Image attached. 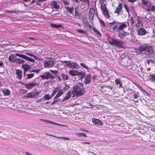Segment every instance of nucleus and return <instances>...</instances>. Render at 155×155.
<instances>
[{"label": "nucleus", "instance_id": "obj_58", "mask_svg": "<svg viewBox=\"0 0 155 155\" xmlns=\"http://www.w3.org/2000/svg\"><path fill=\"white\" fill-rule=\"evenodd\" d=\"M58 89H59V88H58V87L56 88H55L54 89L53 91H54L55 93H56V92L58 91Z\"/></svg>", "mask_w": 155, "mask_h": 155}, {"label": "nucleus", "instance_id": "obj_44", "mask_svg": "<svg viewBox=\"0 0 155 155\" xmlns=\"http://www.w3.org/2000/svg\"><path fill=\"white\" fill-rule=\"evenodd\" d=\"M34 73H31L27 74V75L28 77L27 78L28 79H29L32 78L34 76Z\"/></svg>", "mask_w": 155, "mask_h": 155}, {"label": "nucleus", "instance_id": "obj_1", "mask_svg": "<svg viewBox=\"0 0 155 155\" xmlns=\"http://www.w3.org/2000/svg\"><path fill=\"white\" fill-rule=\"evenodd\" d=\"M143 8L147 12L151 11L155 12V6L152 5L149 0H141Z\"/></svg>", "mask_w": 155, "mask_h": 155}, {"label": "nucleus", "instance_id": "obj_46", "mask_svg": "<svg viewBox=\"0 0 155 155\" xmlns=\"http://www.w3.org/2000/svg\"><path fill=\"white\" fill-rule=\"evenodd\" d=\"M99 21L100 22V23L101 24V26H103L104 27H105V23L104 22V21L101 19H99Z\"/></svg>", "mask_w": 155, "mask_h": 155}, {"label": "nucleus", "instance_id": "obj_22", "mask_svg": "<svg viewBox=\"0 0 155 155\" xmlns=\"http://www.w3.org/2000/svg\"><path fill=\"white\" fill-rule=\"evenodd\" d=\"M146 56H145L146 58H150V54H154L155 55V51L153 50L151 51L148 50L147 52H146Z\"/></svg>", "mask_w": 155, "mask_h": 155}, {"label": "nucleus", "instance_id": "obj_54", "mask_svg": "<svg viewBox=\"0 0 155 155\" xmlns=\"http://www.w3.org/2000/svg\"><path fill=\"white\" fill-rule=\"evenodd\" d=\"M44 101V100L42 98V97L41 98L38 100L36 101V102L37 103H40L41 102H42V101Z\"/></svg>", "mask_w": 155, "mask_h": 155}, {"label": "nucleus", "instance_id": "obj_49", "mask_svg": "<svg viewBox=\"0 0 155 155\" xmlns=\"http://www.w3.org/2000/svg\"><path fill=\"white\" fill-rule=\"evenodd\" d=\"M147 64H148V65H149L150 62H151V63H153V64H155V63L153 62V61H152L151 60H147Z\"/></svg>", "mask_w": 155, "mask_h": 155}, {"label": "nucleus", "instance_id": "obj_37", "mask_svg": "<svg viewBox=\"0 0 155 155\" xmlns=\"http://www.w3.org/2000/svg\"><path fill=\"white\" fill-rule=\"evenodd\" d=\"M149 78L150 81L152 82H155V75H150L149 76Z\"/></svg>", "mask_w": 155, "mask_h": 155}, {"label": "nucleus", "instance_id": "obj_40", "mask_svg": "<svg viewBox=\"0 0 155 155\" xmlns=\"http://www.w3.org/2000/svg\"><path fill=\"white\" fill-rule=\"evenodd\" d=\"M66 8L70 13L72 14L73 13L74 9L73 7L70 8L68 7H67Z\"/></svg>", "mask_w": 155, "mask_h": 155}, {"label": "nucleus", "instance_id": "obj_11", "mask_svg": "<svg viewBox=\"0 0 155 155\" xmlns=\"http://www.w3.org/2000/svg\"><path fill=\"white\" fill-rule=\"evenodd\" d=\"M15 55L18 57H20L21 58L25 59L28 61H29L31 62H35V61L34 59L31 58H30L29 57H28L24 54H18V53H16Z\"/></svg>", "mask_w": 155, "mask_h": 155}, {"label": "nucleus", "instance_id": "obj_60", "mask_svg": "<svg viewBox=\"0 0 155 155\" xmlns=\"http://www.w3.org/2000/svg\"><path fill=\"white\" fill-rule=\"evenodd\" d=\"M56 93H55L54 91H53V92L52 94H51V97H53L54 95L55 94H56Z\"/></svg>", "mask_w": 155, "mask_h": 155}, {"label": "nucleus", "instance_id": "obj_15", "mask_svg": "<svg viewBox=\"0 0 155 155\" xmlns=\"http://www.w3.org/2000/svg\"><path fill=\"white\" fill-rule=\"evenodd\" d=\"M21 67L24 70V75H25L26 72L31 68V66L27 64H23L21 66Z\"/></svg>", "mask_w": 155, "mask_h": 155}, {"label": "nucleus", "instance_id": "obj_52", "mask_svg": "<svg viewBox=\"0 0 155 155\" xmlns=\"http://www.w3.org/2000/svg\"><path fill=\"white\" fill-rule=\"evenodd\" d=\"M125 8L126 9V11L129 14V9L128 8L127 6L126 5H124Z\"/></svg>", "mask_w": 155, "mask_h": 155}, {"label": "nucleus", "instance_id": "obj_36", "mask_svg": "<svg viewBox=\"0 0 155 155\" xmlns=\"http://www.w3.org/2000/svg\"><path fill=\"white\" fill-rule=\"evenodd\" d=\"M102 13L106 18L107 19L110 18V16L107 10L105 11V12H103Z\"/></svg>", "mask_w": 155, "mask_h": 155}, {"label": "nucleus", "instance_id": "obj_32", "mask_svg": "<svg viewBox=\"0 0 155 155\" xmlns=\"http://www.w3.org/2000/svg\"><path fill=\"white\" fill-rule=\"evenodd\" d=\"M44 101H45L46 100H49L51 98V97L50 96L49 94H46L45 95L42 97Z\"/></svg>", "mask_w": 155, "mask_h": 155}, {"label": "nucleus", "instance_id": "obj_62", "mask_svg": "<svg viewBox=\"0 0 155 155\" xmlns=\"http://www.w3.org/2000/svg\"><path fill=\"white\" fill-rule=\"evenodd\" d=\"M65 85V87L64 88L65 89V90H67L69 88V87L67 86V85L66 84Z\"/></svg>", "mask_w": 155, "mask_h": 155}, {"label": "nucleus", "instance_id": "obj_41", "mask_svg": "<svg viewBox=\"0 0 155 155\" xmlns=\"http://www.w3.org/2000/svg\"><path fill=\"white\" fill-rule=\"evenodd\" d=\"M62 78L64 80H68L69 79V76L66 74H62Z\"/></svg>", "mask_w": 155, "mask_h": 155}, {"label": "nucleus", "instance_id": "obj_17", "mask_svg": "<svg viewBox=\"0 0 155 155\" xmlns=\"http://www.w3.org/2000/svg\"><path fill=\"white\" fill-rule=\"evenodd\" d=\"M59 5L57 2L55 1L52 2L51 4V7L52 8L58 9L59 8Z\"/></svg>", "mask_w": 155, "mask_h": 155}, {"label": "nucleus", "instance_id": "obj_39", "mask_svg": "<svg viewBox=\"0 0 155 155\" xmlns=\"http://www.w3.org/2000/svg\"><path fill=\"white\" fill-rule=\"evenodd\" d=\"M64 93L62 90H60L58 93H57L56 96L59 97Z\"/></svg>", "mask_w": 155, "mask_h": 155}, {"label": "nucleus", "instance_id": "obj_19", "mask_svg": "<svg viewBox=\"0 0 155 155\" xmlns=\"http://www.w3.org/2000/svg\"><path fill=\"white\" fill-rule=\"evenodd\" d=\"M17 58L15 54L10 55L8 57L9 60L12 62L15 63L17 59Z\"/></svg>", "mask_w": 155, "mask_h": 155}, {"label": "nucleus", "instance_id": "obj_63", "mask_svg": "<svg viewBox=\"0 0 155 155\" xmlns=\"http://www.w3.org/2000/svg\"><path fill=\"white\" fill-rule=\"evenodd\" d=\"M64 4L67 5H68L69 2L68 1H64Z\"/></svg>", "mask_w": 155, "mask_h": 155}, {"label": "nucleus", "instance_id": "obj_31", "mask_svg": "<svg viewBox=\"0 0 155 155\" xmlns=\"http://www.w3.org/2000/svg\"><path fill=\"white\" fill-rule=\"evenodd\" d=\"M85 73L83 71L78 72V76H80L81 79H82L85 76Z\"/></svg>", "mask_w": 155, "mask_h": 155}, {"label": "nucleus", "instance_id": "obj_45", "mask_svg": "<svg viewBox=\"0 0 155 155\" xmlns=\"http://www.w3.org/2000/svg\"><path fill=\"white\" fill-rule=\"evenodd\" d=\"M78 135L79 137H86L87 136L86 134L83 133H79L78 134Z\"/></svg>", "mask_w": 155, "mask_h": 155}, {"label": "nucleus", "instance_id": "obj_12", "mask_svg": "<svg viewBox=\"0 0 155 155\" xmlns=\"http://www.w3.org/2000/svg\"><path fill=\"white\" fill-rule=\"evenodd\" d=\"M137 34L139 35H144L147 33V31L144 28L141 27L139 28L137 31Z\"/></svg>", "mask_w": 155, "mask_h": 155}, {"label": "nucleus", "instance_id": "obj_33", "mask_svg": "<svg viewBox=\"0 0 155 155\" xmlns=\"http://www.w3.org/2000/svg\"><path fill=\"white\" fill-rule=\"evenodd\" d=\"M50 25L52 27L57 28H61L62 26L61 24H51Z\"/></svg>", "mask_w": 155, "mask_h": 155}, {"label": "nucleus", "instance_id": "obj_28", "mask_svg": "<svg viewBox=\"0 0 155 155\" xmlns=\"http://www.w3.org/2000/svg\"><path fill=\"white\" fill-rule=\"evenodd\" d=\"M127 22L128 26H132L134 23V20L133 17H130V18L128 20Z\"/></svg>", "mask_w": 155, "mask_h": 155}, {"label": "nucleus", "instance_id": "obj_27", "mask_svg": "<svg viewBox=\"0 0 155 155\" xmlns=\"http://www.w3.org/2000/svg\"><path fill=\"white\" fill-rule=\"evenodd\" d=\"M3 93L5 96L9 95L10 94V91L9 90L5 89L2 90Z\"/></svg>", "mask_w": 155, "mask_h": 155}, {"label": "nucleus", "instance_id": "obj_29", "mask_svg": "<svg viewBox=\"0 0 155 155\" xmlns=\"http://www.w3.org/2000/svg\"><path fill=\"white\" fill-rule=\"evenodd\" d=\"M94 10L92 8H90V12L89 13L90 17L93 18L94 16Z\"/></svg>", "mask_w": 155, "mask_h": 155}, {"label": "nucleus", "instance_id": "obj_51", "mask_svg": "<svg viewBox=\"0 0 155 155\" xmlns=\"http://www.w3.org/2000/svg\"><path fill=\"white\" fill-rule=\"evenodd\" d=\"M106 90H108L109 91H111L112 90V87L109 86H107L105 87Z\"/></svg>", "mask_w": 155, "mask_h": 155}, {"label": "nucleus", "instance_id": "obj_56", "mask_svg": "<svg viewBox=\"0 0 155 155\" xmlns=\"http://www.w3.org/2000/svg\"><path fill=\"white\" fill-rule=\"evenodd\" d=\"M7 13H9V12L11 13H16V11H6Z\"/></svg>", "mask_w": 155, "mask_h": 155}, {"label": "nucleus", "instance_id": "obj_59", "mask_svg": "<svg viewBox=\"0 0 155 155\" xmlns=\"http://www.w3.org/2000/svg\"><path fill=\"white\" fill-rule=\"evenodd\" d=\"M3 64L4 63L3 62L0 61V67H2Z\"/></svg>", "mask_w": 155, "mask_h": 155}, {"label": "nucleus", "instance_id": "obj_35", "mask_svg": "<svg viewBox=\"0 0 155 155\" xmlns=\"http://www.w3.org/2000/svg\"><path fill=\"white\" fill-rule=\"evenodd\" d=\"M15 63L20 64L24 63H25V61L22 59L17 58Z\"/></svg>", "mask_w": 155, "mask_h": 155}, {"label": "nucleus", "instance_id": "obj_34", "mask_svg": "<svg viewBox=\"0 0 155 155\" xmlns=\"http://www.w3.org/2000/svg\"><path fill=\"white\" fill-rule=\"evenodd\" d=\"M51 136L54 137L55 138L59 139H64V140H70V138H67V137H57L55 136H54L51 135H49Z\"/></svg>", "mask_w": 155, "mask_h": 155}, {"label": "nucleus", "instance_id": "obj_57", "mask_svg": "<svg viewBox=\"0 0 155 155\" xmlns=\"http://www.w3.org/2000/svg\"><path fill=\"white\" fill-rule=\"evenodd\" d=\"M79 14L78 12L77 11H76V9H75V15L78 17L79 16Z\"/></svg>", "mask_w": 155, "mask_h": 155}, {"label": "nucleus", "instance_id": "obj_43", "mask_svg": "<svg viewBox=\"0 0 155 155\" xmlns=\"http://www.w3.org/2000/svg\"><path fill=\"white\" fill-rule=\"evenodd\" d=\"M77 31L79 33L82 34H86V31L84 30H78Z\"/></svg>", "mask_w": 155, "mask_h": 155}, {"label": "nucleus", "instance_id": "obj_42", "mask_svg": "<svg viewBox=\"0 0 155 155\" xmlns=\"http://www.w3.org/2000/svg\"><path fill=\"white\" fill-rule=\"evenodd\" d=\"M26 54L28 55H29L30 56H31V57H32L34 58L35 59H36L37 60H39V58L38 57H37L36 56L33 54H30L29 53H27Z\"/></svg>", "mask_w": 155, "mask_h": 155}, {"label": "nucleus", "instance_id": "obj_6", "mask_svg": "<svg viewBox=\"0 0 155 155\" xmlns=\"http://www.w3.org/2000/svg\"><path fill=\"white\" fill-rule=\"evenodd\" d=\"M153 50V47L146 44L140 45L139 49L135 48V51L137 53H140L143 51H147L148 50L151 51Z\"/></svg>", "mask_w": 155, "mask_h": 155}, {"label": "nucleus", "instance_id": "obj_50", "mask_svg": "<svg viewBox=\"0 0 155 155\" xmlns=\"http://www.w3.org/2000/svg\"><path fill=\"white\" fill-rule=\"evenodd\" d=\"M117 21H113V22L110 23L109 25L110 26H112L113 25H116L117 24Z\"/></svg>", "mask_w": 155, "mask_h": 155}, {"label": "nucleus", "instance_id": "obj_5", "mask_svg": "<svg viewBox=\"0 0 155 155\" xmlns=\"http://www.w3.org/2000/svg\"><path fill=\"white\" fill-rule=\"evenodd\" d=\"M60 62L66 64L65 66L70 68L78 69L80 67L79 65L77 63L73 62L71 61H61Z\"/></svg>", "mask_w": 155, "mask_h": 155}, {"label": "nucleus", "instance_id": "obj_14", "mask_svg": "<svg viewBox=\"0 0 155 155\" xmlns=\"http://www.w3.org/2000/svg\"><path fill=\"white\" fill-rule=\"evenodd\" d=\"M37 85V84L35 83H29L28 84H25V87L28 89H32Z\"/></svg>", "mask_w": 155, "mask_h": 155}, {"label": "nucleus", "instance_id": "obj_20", "mask_svg": "<svg viewBox=\"0 0 155 155\" xmlns=\"http://www.w3.org/2000/svg\"><path fill=\"white\" fill-rule=\"evenodd\" d=\"M17 77L19 79H21L22 78V72L21 70L17 69L16 70Z\"/></svg>", "mask_w": 155, "mask_h": 155}, {"label": "nucleus", "instance_id": "obj_13", "mask_svg": "<svg viewBox=\"0 0 155 155\" xmlns=\"http://www.w3.org/2000/svg\"><path fill=\"white\" fill-rule=\"evenodd\" d=\"M92 121L93 123L96 126H102L103 124L101 121L95 118H92Z\"/></svg>", "mask_w": 155, "mask_h": 155}, {"label": "nucleus", "instance_id": "obj_30", "mask_svg": "<svg viewBox=\"0 0 155 155\" xmlns=\"http://www.w3.org/2000/svg\"><path fill=\"white\" fill-rule=\"evenodd\" d=\"M115 83L116 85L119 84V87H123L121 81L119 79H117L115 80Z\"/></svg>", "mask_w": 155, "mask_h": 155}, {"label": "nucleus", "instance_id": "obj_61", "mask_svg": "<svg viewBox=\"0 0 155 155\" xmlns=\"http://www.w3.org/2000/svg\"><path fill=\"white\" fill-rule=\"evenodd\" d=\"M151 57L154 60H155V55L153 54H152Z\"/></svg>", "mask_w": 155, "mask_h": 155}, {"label": "nucleus", "instance_id": "obj_10", "mask_svg": "<svg viewBox=\"0 0 155 155\" xmlns=\"http://www.w3.org/2000/svg\"><path fill=\"white\" fill-rule=\"evenodd\" d=\"M123 13V9L122 4L119 3L118 6L116 8V9L114 12V13L116 14V16H118L122 14Z\"/></svg>", "mask_w": 155, "mask_h": 155}, {"label": "nucleus", "instance_id": "obj_23", "mask_svg": "<svg viewBox=\"0 0 155 155\" xmlns=\"http://www.w3.org/2000/svg\"><path fill=\"white\" fill-rule=\"evenodd\" d=\"M35 93L33 92L28 93L25 96V97L26 98H33L35 97Z\"/></svg>", "mask_w": 155, "mask_h": 155}, {"label": "nucleus", "instance_id": "obj_53", "mask_svg": "<svg viewBox=\"0 0 155 155\" xmlns=\"http://www.w3.org/2000/svg\"><path fill=\"white\" fill-rule=\"evenodd\" d=\"M133 97L134 98L137 99L139 97V96L137 94H134L133 95Z\"/></svg>", "mask_w": 155, "mask_h": 155}, {"label": "nucleus", "instance_id": "obj_38", "mask_svg": "<svg viewBox=\"0 0 155 155\" xmlns=\"http://www.w3.org/2000/svg\"><path fill=\"white\" fill-rule=\"evenodd\" d=\"M92 29L99 36H101V34L100 33V32L98 31L95 28H92Z\"/></svg>", "mask_w": 155, "mask_h": 155}, {"label": "nucleus", "instance_id": "obj_4", "mask_svg": "<svg viewBox=\"0 0 155 155\" xmlns=\"http://www.w3.org/2000/svg\"><path fill=\"white\" fill-rule=\"evenodd\" d=\"M127 25L125 22H117L111 29V31L114 32L115 31H119L127 28Z\"/></svg>", "mask_w": 155, "mask_h": 155}, {"label": "nucleus", "instance_id": "obj_25", "mask_svg": "<svg viewBox=\"0 0 155 155\" xmlns=\"http://www.w3.org/2000/svg\"><path fill=\"white\" fill-rule=\"evenodd\" d=\"M101 4L102 12H105V11L107 10L105 4L102 3V2H101Z\"/></svg>", "mask_w": 155, "mask_h": 155}, {"label": "nucleus", "instance_id": "obj_48", "mask_svg": "<svg viewBox=\"0 0 155 155\" xmlns=\"http://www.w3.org/2000/svg\"><path fill=\"white\" fill-rule=\"evenodd\" d=\"M80 65L81 66H82V67H83L85 69H88V68L87 66V65H86V64H85L82 63H80Z\"/></svg>", "mask_w": 155, "mask_h": 155}, {"label": "nucleus", "instance_id": "obj_2", "mask_svg": "<svg viewBox=\"0 0 155 155\" xmlns=\"http://www.w3.org/2000/svg\"><path fill=\"white\" fill-rule=\"evenodd\" d=\"M143 8L147 12L151 11L155 12V6L152 5L149 0H141Z\"/></svg>", "mask_w": 155, "mask_h": 155}, {"label": "nucleus", "instance_id": "obj_47", "mask_svg": "<svg viewBox=\"0 0 155 155\" xmlns=\"http://www.w3.org/2000/svg\"><path fill=\"white\" fill-rule=\"evenodd\" d=\"M59 97H57L56 96L54 97V98L53 101H54L55 103L58 102L59 101V100L58 99Z\"/></svg>", "mask_w": 155, "mask_h": 155}, {"label": "nucleus", "instance_id": "obj_3", "mask_svg": "<svg viewBox=\"0 0 155 155\" xmlns=\"http://www.w3.org/2000/svg\"><path fill=\"white\" fill-rule=\"evenodd\" d=\"M80 85L82 87L81 88L78 86H73V89L72 91L73 97L76 96L77 97L81 96L83 93L84 89L83 88V84L81 83Z\"/></svg>", "mask_w": 155, "mask_h": 155}, {"label": "nucleus", "instance_id": "obj_21", "mask_svg": "<svg viewBox=\"0 0 155 155\" xmlns=\"http://www.w3.org/2000/svg\"><path fill=\"white\" fill-rule=\"evenodd\" d=\"M71 91H69L66 94L65 97L63 99V101H65L70 99L71 96Z\"/></svg>", "mask_w": 155, "mask_h": 155}, {"label": "nucleus", "instance_id": "obj_64", "mask_svg": "<svg viewBox=\"0 0 155 155\" xmlns=\"http://www.w3.org/2000/svg\"><path fill=\"white\" fill-rule=\"evenodd\" d=\"M58 81H61V78L59 77H58Z\"/></svg>", "mask_w": 155, "mask_h": 155}, {"label": "nucleus", "instance_id": "obj_24", "mask_svg": "<svg viewBox=\"0 0 155 155\" xmlns=\"http://www.w3.org/2000/svg\"><path fill=\"white\" fill-rule=\"evenodd\" d=\"M78 71L75 70H71L69 71V74L73 76H78Z\"/></svg>", "mask_w": 155, "mask_h": 155}, {"label": "nucleus", "instance_id": "obj_18", "mask_svg": "<svg viewBox=\"0 0 155 155\" xmlns=\"http://www.w3.org/2000/svg\"><path fill=\"white\" fill-rule=\"evenodd\" d=\"M118 36L120 39H122L124 38L125 37L127 34V32L124 31H118Z\"/></svg>", "mask_w": 155, "mask_h": 155}, {"label": "nucleus", "instance_id": "obj_9", "mask_svg": "<svg viewBox=\"0 0 155 155\" xmlns=\"http://www.w3.org/2000/svg\"><path fill=\"white\" fill-rule=\"evenodd\" d=\"M40 77L43 80H48L49 78L53 79L54 78V76L52 75L49 72H46L42 75H40Z\"/></svg>", "mask_w": 155, "mask_h": 155}, {"label": "nucleus", "instance_id": "obj_7", "mask_svg": "<svg viewBox=\"0 0 155 155\" xmlns=\"http://www.w3.org/2000/svg\"><path fill=\"white\" fill-rule=\"evenodd\" d=\"M44 64L45 68H51L54 64V60L51 58H47L44 61Z\"/></svg>", "mask_w": 155, "mask_h": 155}, {"label": "nucleus", "instance_id": "obj_8", "mask_svg": "<svg viewBox=\"0 0 155 155\" xmlns=\"http://www.w3.org/2000/svg\"><path fill=\"white\" fill-rule=\"evenodd\" d=\"M109 43L116 47H119L121 48H124V46L122 45V41L117 39H113L109 41Z\"/></svg>", "mask_w": 155, "mask_h": 155}, {"label": "nucleus", "instance_id": "obj_55", "mask_svg": "<svg viewBox=\"0 0 155 155\" xmlns=\"http://www.w3.org/2000/svg\"><path fill=\"white\" fill-rule=\"evenodd\" d=\"M50 71L53 74H55L57 73V71L55 70H50Z\"/></svg>", "mask_w": 155, "mask_h": 155}, {"label": "nucleus", "instance_id": "obj_16", "mask_svg": "<svg viewBox=\"0 0 155 155\" xmlns=\"http://www.w3.org/2000/svg\"><path fill=\"white\" fill-rule=\"evenodd\" d=\"M91 80V75H87L85 77L84 83L86 84L90 83Z\"/></svg>", "mask_w": 155, "mask_h": 155}, {"label": "nucleus", "instance_id": "obj_26", "mask_svg": "<svg viewBox=\"0 0 155 155\" xmlns=\"http://www.w3.org/2000/svg\"><path fill=\"white\" fill-rule=\"evenodd\" d=\"M137 23L136 24V26L137 27H139L143 26V22L139 18L137 19Z\"/></svg>", "mask_w": 155, "mask_h": 155}]
</instances>
